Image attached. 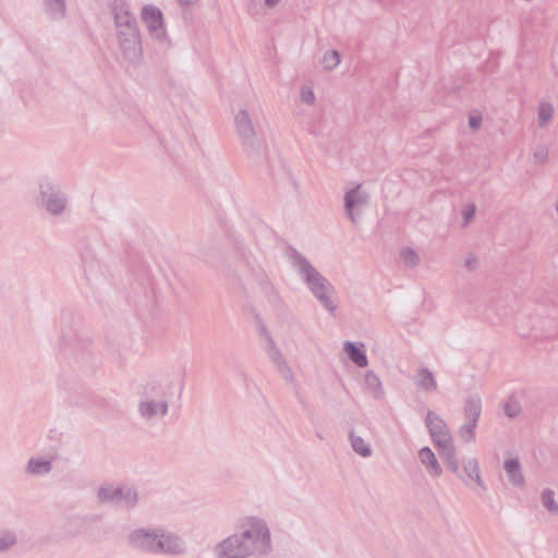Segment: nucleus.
I'll list each match as a JSON object with an SVG mask.
<instances>
[{"mask_svg":"<svg viewBox=\"0 0 558 558\" xmlns=\"http://www.w3.org/2000/svg\"><path fill=\"white\" fill-rule=\"evenodd\" d=\"M271 550L269 529L266 522L258 518L243 521L239 533L227 537L217 546L219 558L264 557Z\"/></svg>","mask_w":558,"mask_h":558,"instance_id":"f257e3e1","label":"nucleus"},{"mask_svg":"<svg viewBox=\"0 0 558 558\" xmlns=\"http://www.w3.org/2000/svg\"><path fill=\"white\" fill-rule=\"evenodd\" d=\"M292 266L305 281L307 288L319 303L330 313H335L338 305L332 300L333 286L298 251L290 255Z\"/></svg>","mask_w":558,"mask_h":558,"instance_id":"f03ea898","label":"nucleus"},{"mask_svg":"<svg viewBox=\"0 0 558 558\" xmlns=\"http://www.w3.org/2000/svg\"><path fill=\"white\" fill-rule=\"evenodd\" d=\"M425 425L434 446L447 468L463 480L460 473L459 459L449 427L445 420L432 410H428L425 417Z\"/></svg>","mask_w":558,"mask_h":558,"instance_id":"7ed1b4c3","label":"nucleus"},{"mask_svg":"<svg viewBox=\"0 0 558 558\" xmlns=\"http://www.w3.org/2000/svg\"><path fill=\"white\" fill-rule=\"evenodd\" d=\"M234 125L246 157L254 163L265 160L267 158V147L257 133L253 114L246 109L239 110L234 117Z\"/></svg>","mask_w":558,"mask_h":558,"instance_id":"20e7f679","label":"nucleus"},{"mask_svg":"<svg viewBox=\"0 0 558 558\" xmlns=\"http://www.w3.org/2000/svg\"><path fill=\"white\" fill-rule=\"evenodd\" d=\"M98 498L102 502L122 505L125 508H133L137 504V493L133 488L113 487L105 485L98 489Z\"/></svg>","mask_w":558,"mask_h":558,"instance_id":"39448f33","label":"nucleus"},{"mask_svg":"<svg viewBox=\"0 0 558 558\" xmlns=\"http://www.w3.org/2000/svg\"><path fill=\"white\" fill-rule=\"evenodd\" d=\"M40 195L43 204L49 214L59 216L65 209L66 196L50 182L40 183Z\"/></svg>","mask_w":558,"mask_h":558,"instance_id":"423d86ee","label":"nucleus"},{"mask_svg":"<svg viewBox=\"0 0 558 558\" xmlns=\"http://www.w3.org/2000/svg\"><path fill=\"white\" fill-rule=\"evenodd\" d=\"M159 529H137L129 534V543L132 547L150 554H157Z\"/></svg>","mask_w":558,"mask_h":558,"instance_id":"0eeeda50","label":"nucleus"},{"mask_svg":"<svg viewBox=\"0 0 558 558\" xmlns=\"http://www.w3.org/2000/svg\"><path fill=\"white\" fill-rule=\"evenodd\" d=\"M369 195L367 192L362 190V185L359 184L354 189L348 191L344 195V209L348 218L352 223H356L360 208L368 204Z\"/></svg>","mask_w":558,"mask_h":558,"instance_id":"6e6552de","label":"nucleus"},{"mask_svg":"<svg viewBox=\"0 0 558 558\" xmlns=\"http://www.w3.org/2000/svg\"><path fill=\"white\" fill-rule=\"evenodd\" d=\"M142 20L145 23L150 36L157 40H163L166 32L161 11L154 5H145L142 10Z\"/></svg>","mask_w":558,"mask_h":558,"instance_id":"1a4fd4ad","label":"nucleus"},{"mask_svg":"<svg viewBox=\"0 0 558 558\" xmlns=\"http://www.w3.org/2000/svg\"><path fill=\"white\" fill-rule=\"evenodd\" d=\"M186 551L184 541L174 533L166 532L163 529H159V536L157 543V554L165 555H182Z\"/></svg>","mask_w":558,"mask_h":558,"instance_id":"9d476101","label":"nucleus"},{"mask_svg":"<svg viewBox=\"0 0 558 558\" xmlns=\"http://www.w3.org/2000/svg\"><path fill=\"white\" fill-rule=\"evenodd\" d=\"M138 411L146 418H153L157 414L166 415L168 413V401L166 399L145 398L140 402Z\"/></svg>","mask_w":558,"mask_h":558,"instance_id":"9b49d317","label":"nucleus"},{"mask_svg":"<svg viewBox=\"0 0 558 558\" xmlns=\"http://www.w3.org/2000/svg\"><path fill=\"white\" fill-rule=\"evenodd\" d=\"M365 345L363 342L345 341L343 343V351L348 354V357L357 367H366L368 359L364 350Z\"/></svg>","mask_w":558,"mask_h":558,"instance_id":"f8f14e48","label":"nucleus"},{"mask_svg":"<svg viewBox=\"0 0 558 558\" xmlns=\"http://www.w3.org/2000/svg\"><path fill=\"white\" fill-rule=\"evenodd\" d=\"M123 56L132 63H137L142 57V43L140 35L131 38H123L119 41Z\"/></svg>","mask_w":558,"mask_h":558,"instance_id":"ddd939ff","label":"nucleus"},{"mask_svg":"<svg viewBox=\"0 0 558 558\" xmlns=\"http://www.w3.org/2000/svg\"><path fill=\"white\" fill-rule=\"evenodd\" d=\"M414 385L425 392H432L437 389V381L434 374L427 367H421L413 376Z\"/></svg>","mask_w":558,"mask_h":558,"instance_id":"4468645a","label":"nucleus"},{"mask_svg":"<svg viewBox=\"0 0 558 558\" xmlns=\"http://www.w3.org/2000/svg\"><path fill=\"white\" fill-rule=\"evenodd\" d=\"M418 458L430 476H439L441 474V466L429 447H423L418 451Z\"/></svg>","mask_w":558,"mask_h":558,"instance_id":"2eb2a0df","label":"nucleus"},{"mask_svg":"<svg viewBox=\"0 0 558 558\" xmlns=\"http://www.w3.org/2000/svg\"><path fill=\"white\" fill-rule=\"evenodd\" d=\"M504 469L507 473L509 482L515 487H523L524 476L522 474L521 464L519 459H508L504 463Z\"/></svg>","mask_w":558,"mask_h":558,"instance_id":"dca6fc26","label":"nucleus"},{"mask_svg":"<svg viewBox=\"0 0 558 558\" xmlns=\"http://www.w3.org/2000/svg\"><path fill=\"white\" fill-rule=\"evenodd\" d=\"M463 413L465 421L478 422L482 413V399L478 395H471L465 399Z\"/></svg>","mask_w":558,"mask_h":558,"instance_id":"f3484780","label":"nucleus"},{"mask_svg":"<svg viewBox=\"0 0 558 558\" xmlns=\"http://www.w3.org/2000/svg\"><path fill=\"white\" fill-rule=\"evenodd\" d=\"M113 19L117 29L136 26L135 16L128 9H125L123 4L114 5Z\"/></svg>","mask_w":558,"mask_h":558,"instance_id":"a211bd4d","label":"nucleus"},{"mask_svg":"<svg viewBox=\"0 0 558 558\" xmlns=\"http://www.w3.org/2000/svg\"><path fill=\"white\" fill-rule=\"evenodd\" d=\"M366 389L373 395L375 399L384 397L385 391L379 377L373 372L367 371L364 378Z\"/></svg>","mask_w":558,"mask_h":558,"instance_id":"6ab92c4d","label":"nucleus"},{"mask_svg":"<svg viewBox=\"0 0 558 558\" xmlns=\"http://www.w3.org/2000/svg\"><path fill=\"white\" fill-rule=\"evenodd\" d=\"M52 470L51 461L31 458L26 465V472L33 475L47 474Z\"/></svg>","mask_w":558,"mask_h":558,"instance_id":"aec40b11","label":"nucleus"},{"mask_svg":"<svg viewBox=\"0 0 558 558\" xmlns=\"http://www.w3.org/2000/svg\"><path fill=\"white\" fill-rule=\"evenodd\" d=\"M352 449L360 456L367 458L372 456V449L361 436L355 435L354 430L349 433Z\"/></svg>","mask_w":558,"mask_h":558,"instance_id":"412c9836","label":"nucleus"},{"mask_svg":"<svg viewBox=\"0 0 558 558\" xmlns=\"http://www.w3.org/2000/svg\"><path fill=\"white\" fill-rule=\"evenodd\" d=\"M260 331L267 341L266 352H267L268 357L270 359L271 362L275 360H278V357H280L282 354H281L280 350L278 349V347L276 345L270 333L264 326L262 327Z\"/></svg>","mask_w":558,"mask_h":558,"instance_id":"4be33fe9","label":"nucleus"},{"mask_svg":"<svg viewBox=\"0 0 558 558\" xmlns=\"http://www.w3.org/2000/svg\"><path fill=\"white\" fill-rule=\"evenodd\" d=\"M17 542L15 532L10 530H0V551H7Z\"/></svg>","mask_w":558,"mask_h":558,"instance_id":"5701e85b","label":"nucleus"},{"mask_svg":"<svg viewBox=\"0 0 558 558\" xmlns=\"http://www.w3.org/2000/svg\"><path fill=\"white\" fill-rule=\"evenodd\" d=\"M45 4L53 17L61 19L65 15V0H45Z\"/></svg>","mask_w":558,"mask_h":558,"instance_id":"b1692460","label":"nucleus"},{"mask_svg":"<svg viewBox=\"0 0 558 558\" xmlns=\"http://www.w3.org/2000/svg\"><path fill=\"white\" fill-rule=\"evenodd\" d=\"M554 107L548 102H541L537 112L538 125L545 126L553 118Z\"/></svg>","mask_w":558,"mask_h":558,"instance_id":"393cba45","label":"nucleus"},{"mask_svg":"<svg viewBox=\"0 0 558 558\" xmlns=\"http://www.w3.org/2000/svg\"><path fill=\"white\" fill-rule=\"evenodd\" d=\"M542 504L550 513H558V504L555 500V493L550 488L542 492Z\"/></svg>","mask_w":558,"mask_h":558,"instance_id":"a878e982","label":"nucleus"},{"mask_svg":"<svg viewBox=\"0 0 558 558\" xmlns=\"http://www.w3.org/2000/svg\"><path fill=\"white\" fill-rule=\"evenodd\" d=\"M340 53L337 50H328L322 58V64L325 70L331 71L340 63Z\"/></svg>","mask_w":558,"mask_h":558,"instance_id":"bb28decb","label":"nucleus"},{"mask_svg":"<svg viewBox=\"0 0 558 558\" xmlns=\"http://www.w3.org/2000/svg\"><path fill=\"white\" fill-rule=\"evenodd\" d=\"M502 409H504L505 415L508 416L509 418H515L522 412L521 403L514 398H509L504 403Z\"/></svg>","mask_w":558,"mask_h":558,"instance_id":"cd10ccee","label":"nucleus"},{"mask_svg":"<svg viewBox=\"0 0 558 558\" xmlns=\"http://www.w3.org/2000/svg\"><path fill=\"white\" fill-rule=\"evenodd\" d=\"M476 426L477 422L472 423L470 421H466L463 425L460 426L459 435L465 444L474 440Z\"/></svg>","mask_w":558,"mask_h":558,"instance_id":"c85d7f7f","label":"nucleus"},{"mask_svg":"<svg viewBox=\"0 0 558 558\" xmlns=\"http://www.w3.org/2000/svg\"><path fill=\"white\" fill-rule=\"evenodd\" d=\"M476 426L477 422L472 423L470 421H466L463 425L460 426L459 435L465 444L474 440Z\"/></svg>","mask_w":558,"mask_h":558,"instance_id":"c756f323","label":"nucleus"},{"mask_svg":"<svg viewBox=\"0 0 558 558\" xmlns=\"http://www.w3.org/2000/svg\"><path fill=\"white\" fill-rule=\"evenodd\" d=\"M400 257L409 267H415L420 263L418 254L410 247H403L400 252Z\"/></svg>","mask_w":558,"mask_h":558,"instance_id":"7c9ffc66","label":"nucleus"},{"mask_svg":"<svg viewBox=\"0 0 558 558\" xmlns=\"http://www.w3.org/2000/svg\"><path fill=\"white\" fill-rule=\"evenodd\" d=\"M144 397L145 398H154V399H158V400H162V399H166V392H165V389L163 387L158 384V383H151L149 384L145 391H144Z\"/></svg>","mask_w":558,"mask_h":558,"instance_id":"2f4dec72","label":"nucleus"},{"mask_svg":"<svg viewBox=\"0 0 558 558\" xmlns=\"http://www.w3.org/2000/svg\"><path fill=\"white\" fill-rule=\"evenodd\" d=\"M276 369L283 380H286L289 384H294V381H295L294 374L287 361L284 363H281L278 366H276Z\"/></svg>","mask_w":558,"mask_h":558,"instance_id":"473e14b6","label":"nucleus"},{"mask_svg":"<svg viewBox=\"0 0 558 558\" xmlns=\"http://www.w3.org/2000/svg\"><path fill=\"white\" fill-rule=\"evenodd\" d=\"M548 147L545 146V145H538L535 149H534V154H533V157L535 159L536 162L538 163H546L547 160H548Z\"/></svg>","mask_w":558,"mask_h":558,"instance_id":"72a5a7b5","label":"nucleus"},{"mask_svg":"<svg viewBox=\"0 0 558 558\" xmlns=\"http://www.w3.org/2000/svg\"><path fill=\"white\" fill-rule=\"evenodd\" d=\"M478 471V462L475 458L469 459L463 465V472L469 478H473L474 474Z\"/></svg>","mask_w":558,"mask_h":558,"instance_id":"f704fd0d","label":"nucleus"},{"mask_svg":"<svg viewBox=\"0 0 558 558\" xmlns=\"http://www.w3.org/2000/svg\"><path fill=\"white\" fill-rule=\"evenodd\" d=\"M301 100L302 102L312 106L315 104L316 97L312 88L303 86L301 88Z\"/></svg>","mask_w":558,"mask_h":558,"instance_id":"c9c22d12","label":"nucleus"},{"mask_svg":"<svg viewBox=\"0 0 558 558\" xmlns=\"http://www.w3.org/2000/svg\"><path fill=\"white\" fill-rule=\"evenodd\" d=\"M476 214V206L473 203H470L465 206V208L462 210L463 216V227L468 226L471 220L474 218Z\"/></svg>","mask_w":558,"mask_h":558,"instance_id":"e433bc0d","label":"nucleus"},{"mask_svg":"<svg viewBox=\"0 0 558 558\" xmlns=\"http://www.w3.org/2000/svg\"><path fill=\"white\" fill-rule=\"evenodd\" d=\"M117 33H118L119 41L122 40L123 38H131V37H135V36L140 35L137 26L119 28V29H117Z\"/></svg>","mask_w":558,"mask_h":558,"instance_id":"4c0bfd02","label":"nucleus"},{"mask_svg":"<svg viewBox=\"0 0 558 558\" xmlns=\"http://www.w3.org/2000/svg\"><path fill=\"white\" fill-rule=\"evenodd\" d=\"M229 282L231 284L236 286L242 293H246V289H245L242 280L240 279V277L235 272L230 274Z\"/></svg>","mask_w":558,"mask_h":558,"instance_id":"58836bf2","label":"nucleus"},{"mask_svg":"<svg viewBox=\"0 0 558 558\" xmlns=\"http://www.w3.org/2000/svg\"><path fill=\"white\" fill-rule=\"evenodd\" d=\"M465 268L470 271H474L478 267V260L475 255L470 254L469 257L464 262Z\"/></svg>","mask_w":558,"mask_h":558,"instance_id":"ea45409f","label":"nucleus"},{"mask_svg":"<svg viewBox=\"0 0 558 558\" xmlns=\"http://www.w3.org/2000/svg\"><path fill=\"white\" fill-rule=\"evenodd\" d=\"M482 118L480 116H470L469 125L471 129H477L481 126Z\"/></svg>","mask_w":558,"mask_h":558,"instance_id":"a19ab883","label":"nucleus"},{"mask_svg":"<svg viewBox=\"0 0 558 558\" xmlns=\"http://www.w3.org/2000/svg\"><path fill=\"white\" fill-rule=\"evenodd\" d=\"M472 480H474V481L476 482V484H477L481 488L486 489V486H485L484 482H483V481H482V478H481L480 471H478L477 473H475V474H474V476H473V478H472Z\"/></svg>","mask_w":558,"mask_h":558,"instance_id":"79ce46f5","label":"nucleus"},{"mask_svg":"<svg viewBox=\"0 0 558 558\" xmlns=\"http://www.w3.org/2000/svg\"><path fill=\"white\" fill-rule=\"evenodd\" d=\"M198 0H178L181 5H194Z\"/></svg>","mask_w":558,"mask_h":558,"instance_id":"37998d69","label":"nucleus"},{"mask_svg":"<svg viewBox=\"0 0 558 558\" xmlns=\"http://www.w3.org/2000/svg\"><path fill=\"white\" fill-rule=\"evenodd\" d=\"M280 0H265V4L268 7H275L279 3Z\"/></svg>","mask_w":558,"mask_h":558,"instance_id":"c03bdc74","label":"nucleus"},{"mask_svg":"<svg viewBox=\"0 0 558 558\" xmlns=\"http://www.w3.org/2000/svg\"><path fill=\"white\" fill-rule=\"evenodd\" d=\"M284 362H286V359L283 357V355H281L280 357H278V360L272 361V364L275 366H278V365H280L281 363H284Z\"/></svg>","mask_w":558,"mask_h":558,"instance_id":"a18cd8bd","label":"nucleus"},{"mask_svg":"<svg viewBox=\"0 0 558 558\" xmlns=\"http://www.w3.org/2000/svg\"><path fill=\"white\" fill-rule=\"evenodd\" d=\"M296 397H298V400L300 401V403L302 405H305V400H304V398L299 392H296Z\"/></svg>","mask_w":558,"mask_h":558,"instance_id":"49530a36","label":"nucleus"}]
</instances>
